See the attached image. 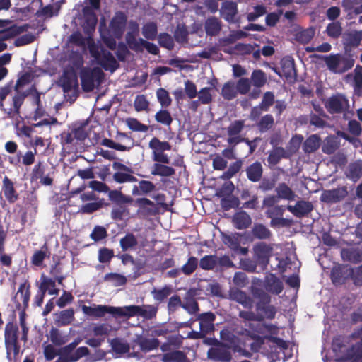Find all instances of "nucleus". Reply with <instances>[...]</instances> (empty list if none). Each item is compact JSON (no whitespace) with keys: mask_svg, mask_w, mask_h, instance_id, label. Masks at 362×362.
Listing matches in <instances>:
<instances>
[{"mask_svg":"<svg viewBox=\"0 0 362 362\" xmlns=\"http://www.w3.org/2000/svg\"><path fill=\"white\" fill-rule=\"evenodd\" d=\"M216 315L212 312H206L199 314L197 320L199 321V329L206 335L214 331V321Z\"/></svg>","mask_w":362,"mask_h":362,"instance_id":"aec40b11","label":"nucleus"},{"mask_svg":"<svg viewBox=\"0 0 362 362\" xmlns=\"http://www.w3.org/2000/svg\"><path fill=\"white\" fill-rule=\"evenodd\" d=\"M155 120L164 126L170 127L173 123V119L170 112L165 109L158 110L155 115Z\"/></svg>","mask_w":362,"mask_h":362,"instance_id":"09e8293b","label":"nucleus"},{"mask_svg":"<svg viewBox=\"0 0 362 362\" xmlns=\"http://www.w3.org/2000/svg\"><path fill=\"white\" fill-rule=\"evenodd\" d=\"M355 74L354 76V90L355 94L362 96V66L357 65L355 68Z\"/></svg>","mask_w":362,"mask_h":362,"instance_id":"3c124183","label":"nucleus"},{"mask_svg":"<svg viewBox=\"0 0 362 362\" xmlns=\"http://www.w3.org/2000/svg\"><path fill=\"white\" fill-rule=\"evenodd\" d=\"M171 293L172 289L169 286H165L160 289L154 288L151 291L154 300L160 303L165 300Z\"/></svg>","mask_w":362,"mask_h":362,"instance_id":"4d7b16f0","label":"nucleus"},{"mask_svg":"<svg viewBox=\"0 0 362 362\" xmlns=\"http://www.w3.org/2000/svg\"><path fill=\"white\" fill-rule=\"evenodd\" d=\"M148 146L153 151V160L158 163H170V158L167 154L164 153L165 151L171 150V145L168 141H161L157 137H153L148 143Z\"/></svg>","mask_w":362,"mask_h":362,"instance_id":"6e6552de","label":"nucleus"},{"mask_svg":"<svg viewBox=\"0 0 362 362\" xmlns=\"http://www.w3.org/2000/svg\"><path fill=\"white\" fill-rule=\"evenodd\" d=\"M83 313L90 317H102L109 313L114 317H122L124 308L122 307H113L105 305H93V307L83 305L81 307Z\"/></svg>","mask_w":362,"mask_h":362,"instance_id":"423d86ee","label":"nucleus"},{"mask_svg":"<svg viewBox=\"0 0 362 362\" xmlns=\"http://www.w3.org/2000/svg\"><path fill=\"white\" fill-rule=\"evenodd\" d=\"M361 41L362 30H351L344 34L343 44L346 49L358 47Z\"/></svg>","mask_w":362,"mask_h":362,"instance_id":"5701e85b","label":"nucleus"},{"mask_svg":"<svg viewBox=\"0 0 362 362\" xmlns=\"http://www.w3.org/2000/svg\"><path fill=\"white\" fill-rule=\"evenodd\" d=\"M325 106L330 114L342 113L349 107V101L344 95L339 94L329 97Z\"/></svg>","mask_w":362,"mask_h":362,"instance_id":"ddd939ff","label":"nucleus"},{"mask_svg":"<svg viewBox=\"0 0 362 362\" xmlns=\"http://www.w3.org/2000/svg\"><path fill=\"white\" fill-rule=\"evenodd\" d=\"M83 14L84 18L83 30L87 33L94 30L98 23V18L94 11L86 6L83 8Z\"/></svg>","mask_w":362,"mask_h":362,"instance_id":"bb28decb","label":"nucleus"},{"mask_svg":"<svg viewBox=\"0 0 362 362\" xmlns=\"http://www.w3.org/2000/svg\"><path fill=\"white\" fill-rule=\"evenodd\" d=\"M263 286L270 293L279 295L284 289L283 282L275 274L269 273L264 277Z\"/></svg>","mask_w":362,"mask_h":362,"instance_id":"6ab92c4d","label":"nucleus"},{"mask_svg":"<svg viewBox=\"0 0 362 362\" xmlns=\"http://www.w3.org/2000/svg\"><path fill=\"white\" fill-rule=\"evenodd\" d=\"M343 260L357 264L362 262V250L358 248H344L341 251Z\"/></svg>","mask_w":362,"mask_h":362,"instance_id":"2f4dec72","label":"nucleus"},{"mask_svg":"<svg viewBox=\"0 0 362 362\" xmlns=\"http://www.w3.org/2000/svg\"><path fill=\"white\" fill-rule=\"evenodd\" d=\"M232 298L241 304L245 308L250 309L252 307L253 300L245 292L236 290L231 294Z\"/></svg>","mask_w":362,"mask_h":362,"instance_id":"a19ab883","label":"nucleus"},{"mask_svg":"<svg viewBox=\"0 0 362 362\" xmlns=\"http://www.w3.org/2000/svg\"><path fill=\"white\" fill-rule=\"evenodd\" d=\"M147 240L144 238L138 241L136 237L132 233H127L119 240V245L123 252L133 250L139 243L140 247H145L147 245Z\"/></svg>","mask_w":362,"mask_h":362,"instance_id":"4be33fe9","label":"nucleus"},{"mask_svg":"<svg viewBox=\"0 0 362 362\" xmlns=\"http://www.w3.org/2000/svg\"><path fill=\"white\" fill-rule=\"evenodd\" d=\"M230 346L221 342L215 347H211L207 351V358L214 362H230L232 359Z\"/></svg>","mask_w":362,"mask_h":362,"instance_id":"9d476101","label":"nucleus"},{"mask_svg":"<svg viewBox=\"0 0 362 362\" xmlns=\"http://www.w3.org/2000/svg\"><path fill=\"white\" fill-rule=\"evenodd\" d=\"M289 158V154L283 147L275 148L269 152L267 162L269 166H275L280 162L281 158Z\"/></svg>","mask_w":362,"mask_h":362,"instance_id":"c9c22d12","label":"nucleus"},{"mask_svg":"<svg viewBox=\"0 0 362 362\" xmlns=\"http://www.w3.org/2000/svg\"><path fill=\"white\" fill-rule=\"evenodd\" d=\"M158 162L154 163L151 170V174L153 175L170 177L175 173L173 168Z\"/></svg>","mask_w":362,"mask_h":362,"instance_id":"ea45409f","label":"nucleus"},{"mask_svg":"<svg viewBox=\"0 0 362 362\" xmlns=\"http://www.w3.org/2000/svg\"><path fill=\"white\" fill-rule=\"evenodd\" d=\"M251 293L255 303V311L257 315L261 317L260 321L264 319L273 320L276 314V308L271 305V296L263 289L252 286L251 288Z\"/></svg>","mask_w":362,"mask_h":362,"instance_id":"f257e3e1","label":"nucleus"},{"mask_svg":"<svg viewBox=\"0 0 362 362\" xmlns=\"http://www.w3.org/2000/svg\"><path fill=\"white\" fill-rule=\"evenodd\" d=\"M274 119L270 114H267L262 117L259 122L257 123V127L259 132H265L274 126Z\"/></svg>","mask_w":362,"mask_h":362,"instance_id":"bf43d9fd","label":"nucleus"},{"mask_svg":"<svg viewBox=\"0 0 362 362\" xmlns=\"http://www.w3.org/2000/svg\"><path fill=\"white\" fill-rule=\"evenodd\" d=\"M245 127L244 120H235L231 122L227 128L228 136L240 135V134L243 130Z\"/></svg>","mask_w":362,"mask_h":362,"instance_id":"338daca9","label":"nucleus"},{"mask_svg":"<svg viewBox=\"0 0 362 362\" xmlns=\"http://www.w3.org/2000/svg\"><path fill=\"white\" fill-rule=\"evenodd\" d=\"M4 344L6 358L11 361V354L16 358L20 352L21 346L18 343V327L16 324L9 322L6 324L4 329Z\"/></svg>","mask_w":362,"mask_h":362,"instance_id":"7ed1b4c3","label":"nucleus"},{"mask_svg":"<svg viewBox=\"0 0 362 362\" xmlns=\"http://www.w3.org/2000/svg\"><path fill=\"white\" fill-rule=\"evenodd\" d=\"M1 190L6 201L10 204L15 203L19 199L14 183L8 176L3 178Z\"/></svg>","mask_w":362,"mask_h":362,"instance_id":"412c9836","label":"nucleus"},{"mask_svg":"<svg viewBox=\"0 0 362 362\" xmlns=\"http://www.w3.org/2000/svg\"><path fill=\"white\" fill-rule=\"evenodd\" d=\"M45 165L42 161H38L32 169L30 176V181L37 182L39 180L42 185L50 186L53 184V179L49 175H45Z\"/></svg>","mask_w":362,"mask_h":362,"instance_id":"2eb2a0df","label":"nucleus"},{"mask_svg":"<svg viewBox=\"0 0 362 362\" xmlns=\"http://www.w3.org/2000/svg\"><path fill=\"white\" fill-rule=\"evenodd\" d=\"M196 291L189 289L184 297L185 303H182V308L189 314H195L199 310L197 301L195 299Z\"/></svg>","mask_w":362,"mask_h":362,"instance_id":"cd10ccee","label":"nucleus"},{"mask_svg":"<svg viewBox=\"0 0 362 362\" xmlns=\"http://www.w3.org/2000/svg\"><path fill=\"white\" fill-rule=\"evenodd\" d=\"M156 189V185L148 180H140L139 185H134L132 188V195L139 196L144 194H148L153 192Z\"/></svg>","mask_w":362,"mask_h":362,"instance_id":"72a5a7b5","label":"nucleus"},{"mask_svg":"<svg viewBox=\"0 0 362 362\" xmlns=\"http://www.w3.org/2000/svg\"><path fill=\"white\" fill-rule=\"evenodd\" d=\"M16 93L12 98L13 107L8 110L3 109L4 113L8 118H14L20 114V109L25 98L29 95V93L21 92L20 90H15Z\"/></svg>","mask_w":362,"mask_h":362,"instance_id":"a211bd4d","label":"nucleus"},{"mask_svg":"<svg viewBox=\"0 0 362 362\" xmlns=\"http://www.w3.org/2000/svg\"><path fill=\"white\" fill-rule=\"evenodd\" d=\"M125 40L129 48L136 52H143V47H144L151 54L158 55L160 53V49L156 45L143 38L136 40V34L133 32H127Z\"/></svg>","mask_w":362,"mask_h":362,"instance_id":"39448f33","label":"nucleus"},{"mask_svg":"<svg viewBox=\"0 0 362 362\" xmlns=\"http://www.w3.org/2000/svg\"><path fill=\"white\" fill-rule=\"evenodd\" d=\"M252 234L255 238L259 240L269 239L272 236L269 229L262 223H255L252 229Z\"/></svg>","mask_w":362,"mask_h":362,"instance_id":"79ce46f5","label":"nucleus"},{"mask_svg":"<svg viewBox=\"0 0 362 362\" xmlns=\"http://www.w3.org/2000/svg\"><path fill=\"white\" fill-rule=\"evenodd\" d=\"M252 250L256 263L263 269H266L272 254V245L264 242H258L253 246Z\"/></svg>","mask_w":362,"mask_h":362,"instance_id":"1a4fd4ad","label":"nucleus"},{"mask_svg":"<svg viewBox=\"0 0 362 362\" xmlns=\"http://www.w3.org/2000/svg\"><path fill=\"white\" fill-rule=\"evenodd\" d=\"M278 199L288 201H293L296 197L292 189L285 182L278 185L275 189Z\"/></svg>","mask_w":362,"mask_h":362,"instance_id":"e433bc0d","label":"nucleus"},{"mask_svg":"<svg viewBox=\"0 0 362 362\" xmlns=\"http://www.w3.org/2000/svg\"><path fill=\"white\" fill-rule=\"evenodd\" d=\"M127 18L123 12L116 13L110 22V29L116 38H120L125 30Z\"/></svg>","mask_w":362,"mask_h":362,"instance_id":"dca6fc26","label":"nucleus"},{"mask_svg":"<svg viewBox=\"0 0 362 362\" xmlns=\"http://www.w3.org/2000/svg\"><path fill=\"white\" fill-rule=\"evenodd\" d=\"M221 95L224 99L230 100L237 95V91L233 82L228 81L226 83L221 90Z\"/></svg>","mask_w":362,"mask_h":362,"instance_id":"69168bd1","label":"nucleus"},{"mask_svg":"<svg viewBox=\"0 0 362 362\" xmlns=\"http://www.w3.org/2000/svg\"><path fill=\"white\" fill-rule=\"evenodd\" d=\"M199 267L203 270H214L216 268V255H206L199 262Z\"/></svg>","mask_w":362,"mask_h":362,"instance_id":"49530a36","label":"nucleus"},{"mask_svg":"<svg viewBox=\"0 0 362 362\" xmlns=\"http://www.w3.org/2000/svg\"><path fill=\"white\" fill-rule=\"evenodd\" d=\"M354 269L347 266L339 264L331 270L330 279L334 285L344 284L349 279H352Z\"/></svg>","mask_w":362,"mask_h":362,"instance_id":"f8f14e48","label":"nucleus"},{"mask_svg":"<svg viewBox=\"0 0 362 362\" xmlns=\"http://www.w3.org/2000/svg\"><path fill=\"white\" fill-rule=\"evenodd\" d=\"M103 78L104 73L98 67H83L80 71L81 83L85 92L92 91L95 88V83L100 84Z\"/></svg>","mask_w":362,"mask_h":362,"instance_id":"20e7f679","label":"nucleus"},{"mask_svg":"<svg viewBox=\"0 0 362 362\" xmlns=\"http://www.w3.org/2000/svg\"><path fill=\"white\" fill-rule=\"evenodd\" d=\"M156 96L162 108H167L171 105L172 99L169 93L165 88H158L156 91Z\"/></svg>","mask_w":362,"mask_h":362,"instance_id":"13d9d810","label":"nucleus"},{"mask_svg":"<svg viewBox=\"0 0 362 362\" xmlns=\"http://www.w3.org/2000/svg\"><path fill=\"white\" fill-rule=\"evenodd\" d=\"M204 29L207 35L216 36L221 30V21L216 17H209L204 22Z\"/></svg>","mask_w":362,"mask_h":362,"instance_id":"473e14b6","label":"nucleus"},{"mask_svg":"<svg viewBox=\"0 0 362 362\" xmlns=\"http://www.w3.org/2000/svg\"><path fill=\"white\" fill-rule=\"evenodd\" d=\"M69 62L70 64L66 66L65 68H72V69L76 70H81L83 66L84 60L83 56L78 52H73L69 56Z\"/></svg>","mask_w":362,"mask_h":362,"instance_id":"864d4df0","label":"nucleus"},{"mask_svg":"<svg viewBox=\"0 0 362 362\" xmlns=\"http://www.w3.org/2000/svg\"><path fill=\"white\" fill-rule=\"evenodd\" d=\"M49 252L46 245H44L40 250L35 251L33 256L31 257V264L35 267H41L43 264V262L47 257H49Z\"/></svg>","mask_w":362,"mask_h":362,"instance_id":"58836bf2","label":"nucleus"},{"mask_svg":"<svg viewBox=\"0 0 362 362\" xmlns=\"http://www.w3.org/2000/svg\"><path fill=\"white\" fill-rule=\"evenodd\" d=\"M235 228L238 230H245L248 228L252 224L250 216L245 211L236 212L232 219Z\"/></svg>","mask_w":362,"mask_h":362,"instance_id":"c85d7f7f","label":"nucleus"},{"mask_svg":"<svg viewBox=\"0 0 362 362\" xmlns=\"http://www.w3.org/2000/svg\"><path fill=\"white\" fill-rule=\"evenodd\" d=\"M288 210L296 217H303L312 211L313 206L312 204L306 201H298L295 206H288Z\"/></svg>","mask_w":362,"mask_h":362,"instance_id":"c756f323","label":"nucleus"},{"mask_svg":"<svg viewBox=\"0 0 362 362\" xmlns=\"http://www.w3.org/2000/svg\"><path fill=\"white\" fill-rule=\"evenodd\" d=\"M135 204L139 207V211L145 216L156 215L158 211L156 204L146 197L138 198Z\"/></svg>","mask_w":362,"mask_h":362,"instance_id":"393cba45","label":"nucleus"},{"mask_svg":"<svg viewBox=\"0 0 362 362\" xmlns=\"http://www.w3.org/2000/svg\"><path fill=\"white\" fill-rule=\"evenodd\" d=\"M141 32L146 39L154 40L158 35L157 24L155 22H148L143 25Z\"/></svg>","mask_w":362,"mask_h":362,"instance_id":"a18cd8bd","label":"nucleus"},{"mask_svg":"<svg viewBox=\"0 0 362 362\" xmlns=\"http://www.w3.org/2000/svg\"><path fill=\"white\" fill-rule=\"evenodd\" d=\"M105 281H110L115 286H124L127 283V278L117 273H108L104 276Z\"/></svg>","mask_w":362,"mask_h":362,"instance_id":"e2e57ef3","label":"nucleus"},{"mask_svg":"<svg viewBox=\"0 0 362 362\" xmlns=\"http://www.w3.org/2000/svg\"><path fill=\"white\" fill-rule=\"evenodd\" d=\"M281 73L277 69H274V72L279 76H284L287 80L296 79L297 76L295 62L291 57H286L281 61Z\"/></svg>","mask_w":362,"mask_h":362,"instance_id":"f3484780","label":"nucleus"},{"mask_svg":"<svg viewBox=\"0 0 362 362\" xmlns=\"http://www.w3.org/2000/svg\"><path fill=\"white\" fill-rule=\"evenodd\" d=\"M198 260L195 257H190L187 262L180 268L182 272L187 275H191L197 268Z\"/></svg>","mask_w":362,"mask_h":362,"instance_id":"774afa93","label":"nucleus"},{"mask_svg":"<svg viewBox=\"0 0 362 362\" xmlns=\"http://www.w3.org/2000/svg\"><path fill=\"white\" fill-rule=\"evenodd\" d=\"M319 57L324 60L327 69L334 74H344L354 65V59L351 56L342 54H331Z\"/></svg>","mask_w":362,"mask_h":362,"instance_id":"f03ea898","label":"nucleus"},{"mask_svg":"<svg viewBox=\"0 0 362 362\" xmlns=\"http://www.w3.org/2000/svg\"><path fill=\"white\" fill-rule=\"evenodd\" d=\"M124 308L122 317L128 318L140 316L146 320H151L156 316L158 308L153 305H128L122 307Z\"/></svg>","mask_w":362,"mask_h":362,"instance_id":"0eeeda50","label":"nucleus"},{"mask_svg":"<svg viewBox=\"0 0 362 362\" xmlns=\"http://www.w3.org/2000/svg\"><path fill=\"white\" fill-rule=\"evenodd\" d=\"M59 85L65 93L70 92L72 89H77L78 82L76 70L72 69V68H64L59 78Z\"/></svg>","mask_w":362,"mask_h":362,"instance_id":"9b49d317","label":"nucleus"},{"mask_svg":"<svg viewBox=\"0 0 362 362\" xmlns=\"http://www.w3.org/2000/svg\"><path fill=\"white\" fill-rule=\"evenodd\" d=\"M107 192L109 199L117 204H128L132 201L130 197L123 194L120 191L109 189Z\"/></svg>","mask_w":362,"mask_h":362,"instance_id":"5fc2aeb1","label":"nucleus"},{"mask_svg":"<svg viewBox=\"0 0 362 362\" xmlns=\"http://www.w3.org/2000/svg\"><path fill=\"white\" fill-rule=\"evenodd\" d=\"M245 171L247 178L252 182H259L263 175V167L262 163L258 160L247 166Z\"/></svg>","mask_w":362,"mask_h":362,"instance_id":"a878e982","label":"nucleus"},{"mask_svg":"<svg viewBox=\"0 0 362 362\" xmlns=\"http://www.w3.org/2000/svg\"><path fill=\"white\" fill-rule=\"evenodd\" d=\"M221 13L226 21L233 22L238 13L237 4L233 1L224 2L221 8Z\"/></svg>","mask_w":362,"mask_h":362,"instance_id":"f704fd0d","label":"nucleus"},{"mask_svg":"<svg viewBox=\"0 0 362 362\" xmlns=\"http://www.w3.org/2000/svg\"><path fill=\"white\" fill-rule=\"evenodd\" d=\"M50 341L55 346H62L65 344L68 341L69 338L66 335H63L60 331L54 327H52L49 332Z\"/></svg>","mask_w":362,"mask_h":362,"instance_id":"603ef678","label":"nucleus"},{"mask_svg":"<svg viewBox=\"0 0 362 362\" xmlns=\"http://www.w3.org/2000/svg\"><path fill=\"white\" fill-rule=\"evenodd\" d=\"M126 124L131 130L139 132H146L148 127L140 122L137 119L129 117L126 119Z\"/></svg>","mask_w":362,"mask_h":362,"instance_id":"680f3d73","label":"nucleus"},{"mask_svg":"<svg viewBox=\"0 0 362 362\" xmlns=\"http://www.w3.org/2000/svg\"><path fill=\"white\" fill-rule=\"evenodd\" d=\"M242 165L243 160L241 159L230 163L228 170L223 173L222 177L227 180L232 178L240 170Z\"/></svg>","mask_w":362,"mask_h":362,"instance_id":"052dcab7","label":"nucleus"},{"mask_svg":"<svg viewBox=\"0 0 362 362\" xmlns=\"http://www.w3.org/2000/svg\"><path fill=\"white\" fill-rule=\"evenodd\" d=\"M342 30L343 28L341 26V23L339 21H336L329 23L327 25L325 31L329 37L333 39H337L341 36Z\"/></svg>","mask_w":362,"mask_h":362,"instance_id":"de8ad7c7","label":"nucleus"},{"mask_svg":"<svg viewBox=\"0 0 362 362\" xmlns=\"http://www.w3.org/2000/svg\"><path fill=\"white\" fill-rule=\"evenodd\" d=\"M97 62L105 70H110L112 72L115 71L119 66L112 54L103 48H102L101 56Z\"/></svg>","mask_w":362,"mask_h":362,"instance_id":"b1692460","label":"nucleus"},{"mask_svg":"<svg viewBox=\"0 0 362 362\" xmlns=\"http://www.w3.org/2000/svg\"><path fill=\"white\" fill-rule=\"evenodd\" d=\"M132 173L127 172H115L113 175V180L117 183L134 182L137 181V178L131 175Z\"/></svg>","mask_w":362,"mask_h":362,"instance_id":"0e129e2a","label":"nucleus"},{"mask_svg":"<svg viewBox=\"0 0 362 362\" xmlns=\"http://www.w3.org/2000/svg\"><path fill=\"white\" fill-rule=\"evenodd\" d=\"M348 195L346 186L339 187L333 189L324 190L320 196V200L327 204H334L342 201Z\"/></svg>","mask_w":362,"mask_h":362,"instance_id":"4468645a","label":"nucleus"},{"mask_svg":"<svg viewBox=\"0 0 362 362\" xmlns=\"http://www.w3.org/2000/svg\"><path fill=\"white\" fill-rule=\"evenodd\" d=\"M110 345L112 350L119 354H126L129 351V344L122 339L114 338L111 340Z\"/></svg>","mask_w":362,"mask_h":362,"instance_id":"8fccbe9b","label":"nucleus"},{"mask_svg":"<svg viewBox=\"0 0 362 362\" xmlns=\"http://www.w3.org/2000/svg\"><path fill=\"white\" fill-rule=\"evenodd\" d=\"M136 344H137L141 351L143 352H148L150 351L156 349L160 345V341L156 338H146L141 335L138 336L134 340Z\"/></svg>","mask_w":362,"mask_h":362,"instance_id":"7c9ffc66","label":"nucleus"},{"mask_svg":"<svg viewBox=\"0 0 362 362\" xmlns=\"http://www.w3.org/2000/svg\"><path fill=\"white\" fill-rule=\"evenodd\" d=\"M266 74L261 69H255L251 74L250 81L255 88H260L267 83Z\"/></svg>","mask_w":362,"mask_h":362,"instance_id":"37998d69","label":"nucleus"},{"mask_svg":"<svg viewBox=\"0 0 362 362\" xmlns=\"http://www.w3.org/2000/svg\"><path fill=\"white\" fill-rule=\"evenodd\" d=\"M74 320V311L72 308L61 311L56 320L59 326H66L70 325Z\"/></svg>","mask_w":362,"mask_h":362,"instance_id":"c03bdc74","label":"nucleus"},{"mask_svg":"<svg viewBox=\"0 0 362 362\" xmlns=\"http://www.w3.org/2000/svg\"><path fill=\"white\" fill-rule=\"evenodd\" d=\"M320 137L317 134L308 136L303 144V149L305 153H311L316 151L320 146Z\"/></svg>","mask_w":362,"mask_h":362,"instance_id":"4c0bfd02","label":"nucleus"},{"mask_svg":"<svg viewBox=\"0 0 362 362\" xmlns=\"http://www.w3.org/2000/svg\"><path fill=\"white\" fill-rule=\"evenodd\" d=\"M158 41L161 47L165 48L168 50H172L174 48V39L167 33H160L158 35Z\"/></svg>","mask_w":362,"mask_h":362,"instance_id":"6e6d98bb","label":"nucleus"}]
</instances>
